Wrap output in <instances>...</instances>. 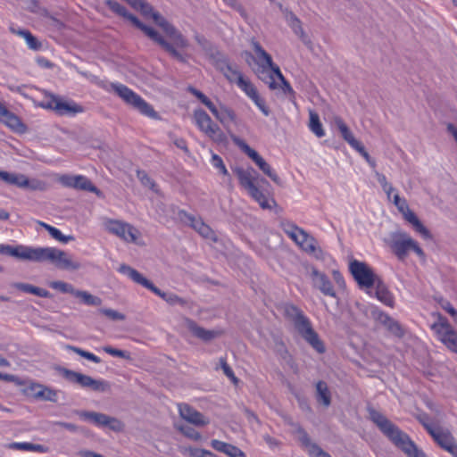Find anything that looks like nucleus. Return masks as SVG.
<instances>
[{
	"label": "nucleus",
	"mask_w": 457,
	"mask_h": 457,
	"mask_svg": "<svg viewBox=\"0 0 457 457\" xmlns=\"http://www.w3.org/2000/svg\"><path fill=\"white\" fill-rule=\"evenodd\" d=\"M0 253L23 261L50 262L62 270H77L81 267V264L73 261L66 252L54 247H32L23 245L1 244Z\"/></svg>",
	"instance_id": "obj_1"
},
{
	"label": "nucleus",
	"mask_w": 457,
	"mask_h": 457,
	"mask_svg": "<svg viewBox=\"0 0 457 457\" xmlns=\"http://www.w3.org/2000/svg\"><path fill=\"white\" fill-rule=\"evenodd\" d=\"M366 409L369 419L397 448L401 449L409 457H424L409 436L387 419L386 415L377 411L370 404H368Z\"/></svg>",
	"instance_id": "obj_2"
},
{
	"label": "nucleus",
	"mask_w": 457,
	"mask_h": 457,
	"mask_svg": "<svg viewBox=\"0 0 457 457\" xmlns=\"http://www.w3.org/2000/svg\"><path fill=\"white\" fill-rule=\"evenodd\" d=\"M234 172L239 180V184L259 204L261 208L270 210L273 205H276V201L273 197H270V193L265 188V186H270L269 181L264 178H260L253 168L237 167L234 169Z\"/></svg>",
	"instance_id": "obj_3"
},
{
	"label": "nucleus",
	"mask_w": 457,
	"mask_h": 457,
	"mask_svg": "<svg viewBox=\"0 0 457 457\" xmlns=\"http://www.w3.org/2000/svg\"><path fill=\"white\" fill-rule=\"evenodd\" d=\"M105 4L116 14L129 20L131 23L142 30L151 40L159 45L165 52H167L172 58L176 59L179 62H187V56L179 52L173 46L165 39L158 31L154 29L145 25L141 22L135 15L129 13L125 6L121 5L116 1L107 0Z\"/></svg>",
	"instance_id": "obj_4"
},
{
	"label": "nucleus",
	"mask_w": 457,
	"mask_h": 457,
	"mask_svg": "<svg viewBox=\"0 0 457 457\" xmlns=\"http://www.w3.org/2000/svg\"><path fill=\"white\" fill-rule=\"evenodd\" d=\"M285 316L289 319L295 326L298 334L319 353L326 351L323 341L318 333L313 329L311 320L304 315L303 312L294 304H286L284 307Z\"/></svg>",
	"instance_id": "obj_5"
},
{
	"label": "nucleus",
	"mask_w": 457,
	"mask_h": 457,
	"mask_svg": "<svg viewBox=\"0 0 457 457\" xmlns=\"http://www.w3.org/2000/svg\"><path fill=\"white\" fill-rule=\"evenodd\" d=\"M137 10L140 11V12L145 17L151 16L154 22L162 29L170 45L173 46L174 48L184 54L182 51L189 46V42L179 29H177L158 12H154L152 5L145 0L142 1V4H140Z\"/></svg>",
	"instance_id": "obj_6"
},
{
	"label": "nucleus",
	"mask_w": 457,
	"mask_h": 457,
	"mask_svg": "<svg viewBox=\"0 0 457 457\" xmlns=\"http://www.w3.org/2000/svg\"><path fill=\"white\" fill-rule=\"evenodd\" d=\"M386 243L400 261L405 260L410 251H413L421 259L426 257L419 244L404 231L392 232Z\"/></svg>",
	"instance_id": "obj_7"
},
{
	"label": "nucleus",
	"mask_w": 457,
	"mask_h": 457,
	"mask_svg": "<svg viewBox=\"0 0 457 457\" xmlns=\"http://www.w3.org/2000/svg\"><path fill=\"white\" fill-rule=\"evenodd\" d=\"M118 270L119 272L128 276L135 283L141 285L142 287L149 289L156 295L160 296L170 305L178 304L185 306L187 304V301L185 299L181 298L180 296L174 293H166L160 290L150 280L145 278L140 272H138L137 270L127 264H121Z\"/></svg>",
	"instance_id": "obj_8"
},
{
	"label": "nucleus",
	"mask_w": 457,
	"mask_h": 457,
	"mask_svg": "<svg viewBox=\"0 0 457 457\" xmlns=\"http://www.w3.org/2000/svg\"><path fill=\"white\" fill-rule=\"evenodd\" d=\"M57 371L62 377L71 384L77 385L83 389L91 390L96 393H104L110 390V383L104 379H96L91 376L58 367Z\"/></svg>",
	"instance_id": "obj_9"
},
{
	"label": "nucleus",
	"mask_w": 457,
	"mask_h": 457,
	"mask_svg": "<svg viewBox=\"0 0 457 457\" xmlns=\"http://www.w3.org/2000/svg\"><path fill=\"white\" fill-rule=\"evenodd\" d=\"M111 87L128 105H130L143 115L157 118V113L154 108L127 86L120 83H112Z\"/></svg>",
	"instance_id": "obj_10"
},
{
	"label": "nucleus",
	"mask_w": 457,
	"mask_h": 457,
	"mask_svg": "<svg viewBox=\"0 0 457 457\" xmlns=\"http://www.w3.org/2000/svg\"><path fill=\"white\" fill-rule=\"evenodd\" d=\"M253 47L258 56V64L261 67L259 77L263 80L270 89H276L278 85L275 81L273 69L278 67L273 63L271 56L262 47L258 42H253Z\"/></svg>",
	"instance_id": "obj_11"
},
{
	"label": "nucleus",
	"mask_w": 457,
	"mask_h": 457,
	"mask_svg": "<svg viewBox=\"0 0 457 457\" xmlns=\"http://www.w3.org/2000/svg\"><path fill=\"white\" fill-rule=\"evenodd\" d=\"M437 321L431 325L438 339L451 352L457 353V332L449 323L448 320L440 313H436Z\"/></svg>",
	"instance_id": "obj_12"
},
{
	"label": "nucleus",
	"mask_w": 457,
	"mask_h": 457,
	"mask_svg": "<svg viewBox=\"0 0 457 457\" xmlns=\"http://www.w3.org/2000/svg\"><path fill=\"white\" fill-rule=\"evenodd\" d=\"M194 119L199 129L208 137L217 143L226 141V136L220 128L212 121L211 117L203 109H197L194 112Z\"/></svg>",
	"instance_id": "obj_13"
},
{
	"label": "nucleus",
	"mask_w": 457,
	"mask_h": 457,
	"mask_svg": "<svg viewBox=\"0 0 457 457\" xmlns=\"http://www.w3.org/2000/svg\"><path fill=\"white\" fill-rule=\"evenodd\" d=\"M234 143L259 167V169L268 176L277 185H281V179L271 166L253 148H251L244 140L232 137Z\"/></svg>",
	"instance_id": "obj_14"
},
{
	"label": "nucleus",
	"mask_w": 457,
	"mask_h": 457,
	"mask_svg": "<svg viewBox=\"0 0 457 457\" xmlns=\"http://www.w3.org/2000/svg\"><path fill=\"white\" fill-rule=\"evenodd\" d=\"M46 108L54 111L58 115H74L83 112L82 106L74 101H65L61 96L49 94L41 104Z\"/></svg>",
	"instance_id": "obj_15"
},
{
	"label": "nucleus",
	"mask_w": 457,
	"mask_h": 457,
	"mask_svg": "<svg viewBox=\"0 0 457 457\" xmlns=\"http://www.w3.org/2000/svg\"><path fill=\"white\" fill-rule=\"evenodd\" d=\"M0 179L8 185L16 186L20 188L45 191L47 188V184L37 179H29L24 174L10 173L7 171L0 170Z\"/></svg>",
	"instance_id": "obj_16"
},
{
	"label": "nucleus",
	"mask_w": 457,
	"mask_h": 457,
	"mask_svg": "<svg viewBox=\"0 0 457 457\" xmlns=\"http://www.w3.org/2000/svg\"><path fill=\"white\" fill-rule=\"evenodd\" d=\"M349 270L353 278L361 288L374 287L379 278L373 270L363 262L353 260L349 264Z\"/></svg>",
	"instance_id": "obj_17"
},
{
	"label": "nucleus",
	"mask_w": 457,
	"mask_h": 457,
	"mask_svg": "<svg viewBox=\"0 0 457 457\" xmlns=\"http://www.w3.org/2000/svg\"><path fill=\"white\" fill-rule=\"evenodd\" d=\"M424 428L440 447L457 457V444L449 430L432 424H424Z\"/></svg>",
	"instance_id": "obj_18"
},
{
	"label": "nucleus",
	"mask_w": 457,
	"mask_h": 457,
	"mask_svg": "<svg viewBox=\"0 0 457 457\" xmlns=\"http://www.w3.org/2000/svg\"><path fill=\"white\" fill-rule=\"evenodd\" d=\"M78 413L81 419L87 420L97 427L108 428L115 432L121 431L124 427L120 420L104 413L88 411H81Z\"/></svg>",
	"instance_id": "obj_19"
},
{
	"label": "nucleus",
	"mask_w": 457,
	"mask_h": 457,
	"mask_svg": "<svg viewBox=\"0 0 457 457\" xmlns=\"http://www.w3.org/2000/svg\"><path fill=\"white\" fill-rule=\"evenodd\" d=\"M106 228L110 233L129 243H135L139 236V231L135 227L120 220H109Z\"/></svg>",
	"instance_id": "obj_20"
},
{
	"label": "nucleus",
	"mask_w": 457,
	"mask_h": 457,
	"mask_svg": "<svg viewBox=\"0 0 457 457\" xmlns=\"http://www.w3.org/2000/svg\"><path fill=\"white\" fill-rule=\"evenodd\" d=\"M58 180L62 186L66 187L88 191L95 193L97 195H101L102 194L101 191L96 186H94L87 177L83 175H62Z\"/></svg>",
	"instance_id": "obj_21"
},
{
	"label": "nucleus",
	"mask_w": 457,
	"mask_h": 457,
	"mask_svg": "<svg viewBox=\"0 0 457 457\" xmlns=\"http://www.w3.org/2000/svg\"><path fill=\"white\" fill-rule=\"evenodd\" d=\"M310 278L314 288L320 290L324 295L336 297L337 293L329 278L315 267L310 270Z\"/></svg>",
	"instance_id": "obj_22"
},
{
	"label": "nucleus",
	"mask_w": 457,
	"mask_h": 457,
	"mask_svg": "<svg viewBox=\"0 0 457 457\" xmlns=\"http://www.w3.org/2000/svg\"><path fill=\"white\" fill-rule=\"evenodd\" d=\"M178 408L179 416L192 425L204 427L210 423L207 417L187 403H179Z\"/></svg>",
	"instance_id": "obj_23"
},
{
	"label": "nucleus",
	"mask_w": 457,
	"mask_h": 457,
	"mask_svg": "<svg viewBox=\"0 0 457 457\" xmlns=\"http://www.w3.org/2000/svg\"><path fill=\"white\" fill-rule=\"evenodd\" d=\"M294 242L307 253L312 254L316 258H321L322 250L318 246L317 240L307 233V231L303 230L300 232Z\"/></svg>",
	"instance_id": "obj_24"
},
{
	"label": "nucleus",
	"mask_w": 457,
	"mask_h": 457,
	"mask_svg": "<svg viewBox=\"0 0 457 457\" xmlns=\"http://www.w3.org/2000/svg\"><path fill=\"white\" fill-rule=\"evenodd\" d=\"M237 85L246 94L248 97H250L254 102V104L265 116L270 114V110L266 106L265 101L259 96L256 87L250 80L244 78Z\"/></svg>",
	"instance_id": "obj_25"
},
{
	"label": "nucleus",
	"mask_w": 457,
	"mask_h": 457,
	"mask_svg": "<svg viewBox=\"0 0 457 457\" xmlns=\"http://www.w3.org/2000/svg\"><path fill=\"white\" fill-rule=\"evenodd\" d=\"M183 326L187 328L195 337L209 342L220 335V332L215 330H208L200 327L195 320L189 318L183 319Z\"/></svg>",
	"instance_id": "obj_26"
},
{
	"label": "nucleus",
	"mask_w": 457,
	"mask_h": 457,
	"mask_svg": "<svg viewBox=\"0 0 457 457\" xmlns=\"http://www.w3.org/2000/svg\"><path fill=\"white\" fill-rule=\"evenodd\" d=\"M0 120L4 122L15 132L24 133L27 130L26 125L21 119L10 112L2 103H0Z\"/></svg>",
	"instance_id": "obj_27"
},
{
	"label": "nucleus",
	"mask_w": 457,
	"mask_h": 457,
	"mask_svg": "<svg viewBox=\"0 0 457 457\" xmlns=\"http://www.w3.org/2000/svg\"><path fill=\"white\" fill-rule=\"evenodd\" d=\"M180 218L187 222L195 230H196L202 237L205 238H212L214 236V232L212 229L205 224L202 219L196 218L191 214L187 213L186 212H180Z\"/></svg>",
	"instance_id": "obj_28"
},
{
	"label": "nucleus",
	"mask_w": 457,
	"mask_h": 457,
	"mask_svg": "<svg viewBox=\"0 0 457 457\" xmlns=\"http://www.w3.org/2000/svg\"><path fill=\"white\" fill-rule=\"evenodd\" d=\"M299 441L304 446L309 454L315 455L316 457H330L328 453H324L317 445L312 444L308 434L302 428H298L296 430Z\"/></svg>",
	"instance_id": "obj_29"
},
{
	"label": "nucleus",
	"mask_w": 457,
	"mask_h": 457,
	"mask_svg": "<svg viewBox=\"0 0 457 457\" xmlns=\"http://www.w3.org/2000/svg\"><path fill=\"white\" fill-rule=\"evenodd\" d=\"M376 319L394 336L402 337L404 331L398 321L388 316L385 312H378Z\"/></svg>",
	"instance_id": "obj_30"
},
{
	"label": "nucleus",
	"mask_w": 457,
	"mask_h": 457,
	"mask_svg": "<svg viewBox=\"0 0 457 457\" xmlns=\"http://www.w3.org/2000/svg\"><path fill=\"white\" fill-rule=\"evenodd\" d=\"M286 21L288 26L294 31V33L299 37V38L302 40L303 44L309 45L311 43L310 39L308 38L307 35L305 34L303 29L302 21L293 12H287Z\"/></svg>",
	"instance_id": "obj_31"
},
{
	"label": "nucleus",
	"mask_w": 457,
	"mask_h": 457,
	"mask_svg": "<svg viewBox=\"0 0 457 457\" xmlns=\"http://www.w3.org/2000/svg\"><path fill=\"white\" fill-rule=\"evenodd\" d=\"M405 220H407L410 224L412 225L413 228L421 235V237L425 239H431L432 235L430 231L421 223V221L418 219L416 214L408 208L407 211L402 212Z\"/></svg>",
	"instance_id": "obj_32"
},
{
	"label": "nucleus",
	"mask_w": 457,
	"mask_h": 457,
	"mask_svg": "<svg viewBox=\"0 0 457 457\" xmlns=\"http://www.w3.org/2000/svg\"><path fill=\"white\" fill-rule=\"evenodd\" d=\"M32 395L35 398L44 401L56 403L58 401V391L39 384L33 385L30 387Z\"/></svg>",
	"instance_id": "obj_33"
},
{
	"label": "nucleus",
	"mask_w": 457,
	"mask_h": 457,
	"mask_svg": "<svg viewBox=\"0 0 457 457\" xmlns=\"http://www.w3.org/2000/svg\"><path fill=\"white\" fill-rule=\"evenodd\" d=\"M211 445L219 453H224L228 457H245L244 453L239 448L230 444L213 439L211 442Z\"/></svg>",
	"instance_id": "obj_34"
},
{
	"label": "nucleus",
	"mask_w": 457,
	"mask_h": 457,
	"mask_svg": "<svg viewBox=\"0 0 457 457\" xmlns=\"http://www.w3.org/2000/svg\"><path fill=\"white\" fill-rule=\"evenodd\" d=\"M212 114L225 127L229 122H235L237 118L235 112L225 105H220L219 108L216 106Z\"/></svg>",
	"instance_id": "obj_35"
},
{
	"label": "nucleus",
	"mask_w": 457,
	"mask_h": 457,
	"mask_svg": "<svg viewBox=\"0 0 457 457\" xmlns=\"http://www.w3.org/2000/svg\"><path fill=\"white\" fill-rule=\"evenodd\" d=\"M374 287H376L375 295L377 298L384 304L392 307L394 305V297L380 278L377 280Z\"/></svg>",
	"instance_id": "obj_36"
},
{
	"label": "nucleus",
	"mask_w": 457,
	"mask_h": 457,
	"mask_svg": "<svg viewBox=\"0 0 457 457\" xmlns=\"http://www.w3.org/2000/svg\"><path fill=\"white\" fill-rule=\"evenodd\" d=\"M316 400L325 407L331 404V393L325 381L320 380L316 383Z\"/></svg>",
	"instance_id": "obj_37"
},
{
	"label": "nucleus",
	"mask_w": 457,
	"mask_h": 457,
	"mask_svg": "<svg viewBox=\"0 0 457 457\" xmlns=\"http://www.w3.org/2000/svg\"><path fill=\"white\" fill-rule=\"evenodd\" d=\"M13 287L21 292L32 294L39 297L48 298L51 296V294L46 289L28 283H15L13 284Z\"/></svg>",
	"instance_id": "obj_38"
},
{
	"label": "nucleus",
	"mask_w": 457,
	"mask_h": 457,
	"mask_svg": "<svg viewBox=\"0 0 457 457\" xmlns=\"http://www.w3.org/2000/svg\"><path fill=\"white\" fill-rule=\"evenodd\" d=\"M309 116V128L311 131L314 133L318 137H322L325 135V131L320 120L319 114L316 112L310 110Z\"/></svg>",
	"instance_id": "obj_39"
},
{
	"label": "nucleus",
	"mask_w": 457,
	"mask_h": 457,
	"mask_svg": "<svg viewBox=\"0 0 457 457\" xmlns=\"http://www.w3.org/2000/svg\"><path fill=\"white\" fill-rule=\"evenodd\" d=\"M8 449L19 450V451H33L37 453H44L45 447L42 445L32 444V443H11L5 445Z\"/></svg>",
	"instance_id": "obj_40"
},
{
	"label": "nucleus",
	"mask_w": 457,
	"mask_h": 457,
	"mask_svg": "<svg viewBox=\"0 0 457 457\" xmlns=\"http://www.w3.org/2000/svg\"><path fill=\"white\" fill-rule=\"evenodd\" d=\"M74 296L80 298L81 301L88 306H99L102 303L101 298L87 291L76 290Z\"/></svg>",
	"instance_id": "obj_41"
},
{
	"label": "nucleus",
	"mask_w": 457,
	"mask_h": 457,
	"mask_svg": "<svg viewBox=\"0 0 457 457\" xmlns=\"http://www.w3.org/2000/svg\"><path fill=\"white\" fill-rule=\"evenodd\" d=\"M38 224L41 227H43L44 228H46L53 238H54L55 240L59 241V242L68 243L69 241L73 239V237L63 236L58 228H56L49 224H46L43 221H38Z\"/></svg>",
	"instance_id": "obj_42"
},
{
	"label": "nucleus",
	"mask_w": 457,
	"mask_h": 457,
	"mask_svg": "<svg viewBox=\"0 0 457 457\" xmlns=\"http://www.w3.org/2000/svg\"><path fill=\"white\" fill-rule=\"evenodd\" d=\"M281 228L283 231L293 240L299 236L300 232H303L304 229L296 226L295 223L289 220L281 221Z\"/></svg>",
	"instance_id": "obj_43"
},
{
	"label": "nucleus",
	"mask_w": 457,
	"mask_h": 457,
	"mask_svg": "<svg viewBox=\"0 0 457 457\" xmlns=\"http://www.w3.org/2000/svg\"><path fill=\"white\" fill-rule=\"evenodd\" d=\"M226 79L232 83H239L244 79L242 73L237 70V67L233 64H229L228 67L222 72Z\"/></svg>",
	"instance_id": "obj_44"
},
{
	"label": "nucleus",
	"mask_w": 457,
	"mask_h": 457,
	"mask_svg": "<svg viewBox=\"0 0 457 457\" xmlns=\"http://www.w3.org/2000/svg\"><path fill=\"white\" fill-rule=\"evenodd\" d=\"M65 348H66V349H68V350H70V351H72L73 353H77V354L80 355L81 357H83V358H85V359H87V360H88V361H93V362H95V363H99V362H101V359H100L98 356L95 355V354H94V353H89V352H87V351H85V350H83V349H81V348H79V347H77V346H74V345H67L65 346Z\"/></svg>",
	"instance_id": "obj_45"
},
{
	"label": "nucleus",
	"mask_w": 457,
	"mask_h": 457,
	"mask_svg": "<svg viewBox=\"0 0 457 457\" xmlns=\"http://www.w3.org/2000/svg\"><path fill=\"white\" fill-rule=\"evenodd\" d=\"M50 287L61 291L62 293H69L75 295L76 289L71 284L63 281H53L49 284Z\"/></svg>",
	"instance_id": "obj_46"
},
{
	"label": "nucleus",
	"mask_w": 457,
	"mask_h": 457,
	"mask_svg": "<svg viewBox=\"0 0 457 457\" xmlns=\"http://www.w3.org/2000/svg\"><path fill=\"white\" fill-rule=\"evenodd\" d=\"M137 177L144 187H148L153 191H156V184L145 170H138L137 171Z\"/></svg>",
	"instance_id": "obj_47"
},
{
	"label": "nucleus",
	"mask_w": 457,
	"mask_h": 457,
	"mask_svg": "<svg viewBox=\"0 0 457 457\" xmlns=\"http://www.w3.org/2000/svg\"><path fill=\"white\" fill-rule=\"evenodd\" d=\"M220 367L223 370V373L231 380V382L234 385H237L238 383V378L235 376L234 371L229 367V365L227 363V361L225 358L221 357L219 360Z\"/></svg>",
	"instance_id": "obj_48"
},
{
	"label": "nucleus",
	"mask_w": 457,
	"mask_h": 457,
	"mask_svg": "<svg viewBox=\"0 0 457 457\" xmlns=\"http://www.w3.org/2000/svg\"><path fill=\"white\" fill-rule=\"evenodd\" d=\"M190 91L193 93L194 96H195L197 97L198 100L201 101L202 104H204L210 111L212 113V112L214 111L215 109V104L204 94L202 93L201 91L195 89V88H191Z\"/></svg>",
	"instance_id": "obj_49"
},
{
	"label": "nucleus",
	"mask_w": 457,
	"mask_h": 457,
	"mask_svg": "<svg viewBox=\"0 0 457 457\" xmlns=\"http://www.w3.org/2000/svg\"><path fill=\"white\" fill-rule=\"evenodd\" d=\"M177 428L188 438L193 440H199L201 438V434L191 427L180 425L177 426Z\"/></svg>",
	"instance_id": "obj_50"
},
{
	"label": "nucleus",
	"mask_w": 457,
	"mask_h": 457,
	"mask_svg": "<svg viewBox=\"0 0 457 457\" xmlns=\"http://www.w3.org/2000/svg\"><path fill=\"white\" fill-rule=\"evenodd\" d=\"M274 75V78L277 77L280 81H281V88L283 89V91L285 93H293V88L292 87L290 86V84L286 80L285 77L283 76V74L281 73L280 70L278 67H276L275 69H273V73Z\"/></svg>",
	"instance_id": "obj_51"
},
{
	"label": "nucleus",
	"mask_w": 457,
	"mask_h": 457,
	"mask_svg": "<svg viewBox=\"0 0 457 457\" xmlns=\"http://www.w3.org/2000/svg\"><path fill=\"white\" fill-rule=\"evenodd\" d=\"M213 60L216 69L219 70L220 72H223L226 70V68L228 67L230 64L228 59L220 54L215 55L213 57Z\"/></svg>",
	"instance_id": "obj_52"
},
{
	"label": "nucleus",
	"mask_w": 457,
	"mask_h": 457,
	"mask_svg": "<svg viewBox=\"0 0 457 457\" xmlns=\"http://www.w3.org/2000/svg\"><path fill=\"white\" fill-rule=\"evenodd\" d=\"M103 349L105 353H109L112 356L120 357V358H123V359H127V360L130 359L129 353H128L126 351L116 349L110 345H106Z\"/></svg>",
	"instance_id": "obj_53"
},
{
	"label": "nucleus",
	"mask_w": 457,
	"mask_h": 457,
	"mask_svg": "<svg viewBox=\"0 0 457 457\" xmlns=\"http://www.w3.org/2000/svg\"><path fill=\"white\" fill-rule=\"evenodd\" d=\"M99 312L112 320H124L126 318L123 313L119 312L118 311H115L112 309L105 308V309H101Z\"/></svg>",
	"instance_id": "obj_54"
},
{
	"label": "nucleus",
	"mask_w": 457,
	"mask_h": 457,
	"mask_svg": "<svg viewBox=\"0 0 457 457\" xmlns=\"http://www.w3.org/2000/svg\"><path fill=\"white\" fill-rule=\"evenodd\" d=\"M24 39L26 40L29 47L32 50H38L42 46L41 43L31 34L29 30L24 37Z\"/></svg>",
	"instance_id": "obj_55"
},
{
	"label": "nucleus",
	"mask_w": 457,
	"mask_h": 457,
	"mask_svg": "<svg viewBox=\"0 0 457 457\" xmlns=\"http://www.w3.org/2000/svg\"><path fill=\"white\" fill-rule=\"evenodd\" d=\"M212 163L213 165V167L217 168L220 170V171L223 174V175H228V170L222 161V159L218 155V154H212Z\"/></svg>",
	"instance_id": "obj_56"
},
{
	"label": "nucleus",
	"mask_w": 457,
	"mask_h": 457,
	"mask_svg": "<svg viewBox=\"0 0 457 457\" xmlns=\"http://www.w3.org/2000/svg\"><path fill=\"white\" fill-rule=\"evenodd\" d=\"M394 204L396 206V208L401 213L403 212L404 211H407V209L409 208L407 201L403 198H401L398 194H395L394 195Z\"/></svg>",
	"instance_id": "obj_57"
},
{
	"label": "nucleus",
	"mask_w": 457,
	"mask_h": 457,
	"mask_svg": "<svg viewBox=\"0 0 457 457\" xmlns=\"http://www.w3.org/2000/svg\"><path fill=\"white\" fill-rule=\"evenodd\" d=\"M334 122L338 130L340 131L342 137L350 131L349 128L345 123L342 118L335 117Z\"/></svg>",
	"instance_id": "obj_58"
},
{
	"label": "nucleus",
	"mask_w": 457,
	"mask_h": 457,
	"mask_svg": "<svg viewBox=\"0 0 457 457\" xmlns=\"http://www.w3.org/2000/svg\"><path fill=\"white\" fill-rule=\"evenodd\" d=\"M441 307L448 312L452 317L457 315V310L451 304V303L447 300H443L441 302Z\"/></svg>",
	"instance_id": "obj_59"
},
{
	"label": "nucleus",
	"mask_w": 457,
	"mask_h": 457,
	"mask_svg": "<svg viewBox=\"0 0 457 457\" xmlns=\"http://www.w3.org/2000/svg\"><path fill=\"white\" fill-rule=\"evenodd\" d=\"M228 6L233 8L234 10L243 12L244 8L241 3L238 0H223Z\"/></svg>",
	"instance_id": "obj_60"
},
{
	"label": "nucleus",
	"mask_w": 457,
	"mask_h": 457,
	"mask_svg": "<svg viewBox=\"0 0 457 457\" xmlns=\"http://www.w3.org/2000/svg\"><path fill=\"white\" fill-rule=\"evenodd\" d=\"M353 148L356 150L366 160V162L370 158V155L361 142Z\"/></svg>",
	"instance_id": "obj_61"
},
{
	"label": "nucleus",
	"mask_w": 457,
	"mask_h": 457,
	"mask_svg": "<svg viewBox=\"0 0 457 457\" xmlns=\"http://www.w3.org/2000/svg\"><path fill=\"white\" fill-rule=\"evenodd\" d=\"M343 138L352 146L354 147V145H358L360 143L355 137H353L351 130L343 137Z\"/></svg>",
	"instance_id": "obj_62"
},
{
	"label": "nucleus",
	"mask_w": 457,
	"mask_h": 457,
	"mask_svg": "<svg viewBox=\"0 0 457 457\" xmlns=\"http://www.w3.org/2000/svg\"><path fill=\"white\" fill-rule=\"evenodd\" d=\"M375 176L378 181V183L381 185L382 188L386 187L389 183L386 180V178L384 174L375 170Z\"/></svg>",
	"instance_id": "obj_63"
},
{
	"label": "nucleus",
	"mask_w": 457,
	"mask_h": 457,
	"mask_svg": "<svg viewBox=\"0 0 457 457\" xmlns=\"http://www.w3.org/2000/svg\"><path fill=\"white\" fill-rule=\"evenodd\" d=\"M446 130L453 136L457 144V128L453 123H448L446 126Z\"/></svg>",
	"instance_id": "obj_64"
}]
</instances>
